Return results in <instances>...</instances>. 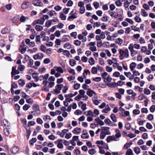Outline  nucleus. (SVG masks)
<instances>
[{
    "mask_svg": "<svg viewBox=\"0 0 155 155\" xmlns=\"http://www.w3.org/2000/svg\"><path fill=\"white\" fill-rule=\"evenodd\" d=\"M115 82L114 83H107V86L111 88H114L116 87H117L116 84L115 83Z\"/></svg>",
    "mask_w": 155,
    "mask_h": 155,
    "instance_id": "4be33fe9",
    "label": "nucleus"
},
{
    "mask_svg": "<svg viewBox=\"0 0 155 155\" xmlns=\"http://www.w3.org/2000/svg\"><path fill=\"white\" fill-rule=\"evenodd\" d=\"M93 117H95L99 114V111L97 109L94 110L93 112Z\"/></svg>",
    "mask_w": 155,
    "mask_h": 155,
    "instance_id": "c756f323",
    "label": "nucleus"
},
{
    "mask_svg": "<svg viewBox=\"0 0 155 155\" xmlns=\"http://www.w3.org/2000/svg\"><path fill=\"white\" fill-rule=\"evenodd\" d=\"M115 4L116 5L119 7H120L122 5V3L121 2V1L120 0H118L116 1L115 2Z\"/></svg>",
    "mask_w": 155,
    "mask_h": 155,
    "instance_id": "774afa93",
    "label": "nucleus"
},
{
    "mask_svg": "<svg viewBox=\"0 0 155 155\" xmlns=\"http://www.w3.org/2000/svg\"><path fill=\"white\" fill-rule=\"evenodd\" d=\"M44 54L41 53H39L34 55L33 58L35 60H40L43 58Z\"/></svg>",
    "mask_w": 155,
    "mask_h": 155,
    "instance_id": "0eeeda50",
    "label": "nucleus"
},
{
    "mask_svg": "<svg viewBox=\"0 0 155 155\" xmlns=\"http://www.w3.org/2000/svg\"><path fill=\"white\" fill-rule=\"evenodd\" d=\"M118 139H117L114 136H109L107 137V142H109L112 141H117L118 140Z\"/></svg>",
    "mask_w": 155,
    "mask_h": 155,
    "instance_id": "ddd939ff",
    "label": "nucleus"
},
{
    "mask_svg": "<svg viewBox=\"0 0 155 155\" xmlns=\"http://www.w3.org/2000/svg\"><path fill=\"white\" fill-rule=\"evenodd\" d=\"M18 82L19 84L22 86H23L25 84L24 81L21 79L18 80Z\"/></svg>",
    "mask_w": 155,
    "mask_h": 155,
    "instance_id": "49530a36",
    "label": "nucleus"
},
{
    "mask_svg": "<svg viewBox=\"0 0 155 155\" xmlns=\"http://www.w3.org/2000/svg\"><path fill=\"white\" fill-rule=\"evenodd\" d=\"M33 110L36 112L39 110V108L38 105L37 104H34L33 106Z\"/></svg>",
    "mask_w": 155,
    "mask_h": 155,
    "instance_id": "b1692460",
    "label": "nucleus"
},
{
    "mask_svg": "<svg viewBox=\"0 0 155 155\" xmlns=\"http://www.w3.org/2000/svg\"><path fill=\"white\" fill-rule=\"evenodd\" d=\"M62 89V92L64 93H66L67 90L68 89V87L67 86H66L64 87L63 86V87Z\"/></svg>",
    "mask_w": 155,
    "mask_h": 155,
    "instance_id": "680f3d73",
    "label": "nucleus"
},
{
    "mask_svg": "<svg viewBox=\"0 0 155 155\" xmlns=\"http://www.w3.org/2000/svg\"><path fill=\"white\" fill-rule=\"evenodd\" d=\"M4 125L5 127H9L10 125V123L6 119H4L3 121Z\"/></svg>",
    "mask_w": 155,
    "mask_h": 155,
    "instance_id": "c03bdc74",
    "label": "nucleus"
},
{
    "mask_svg": "<svg viewBox=\"0 0 155 155\" xmlns=\"http://www.w3.org/2000/svg\"><path fill=\"white\" fill-rule=\"evenodd\" d=\"M37 139L36 138H32L30 140L29 143L31 145H33V144L37 141Z\"/></svg>",
    "mask_w": 155,
    "mask_h": 155,
    "instance_id": "603ef678",
    "label": "nucleus"
},
{
    "mask_svg": "<svg viewBox=\"0 0 155 155\" xmlns=\"http://www.w3.org/2000/svg\"><path fill=\"white\" fill-rule=\"evenodd\" d=\"M82 133V134L81 137L82 139H87L89 138V135L87 130H83Z\"/></svg>",
    "mask_w": 155,
    "mask_h": 155,
    "instance_id": "1a4fd4ad",
    "label": "nucleus"
},
{
    "mask_svg": "<svg viewBox=\"0 0 155 155\" xmlns=\"http://www.w3.org/2000/svg\"><path fill=\"white\" fill-rule=\"evenodd\" d=\"M89 153L91 155L94 154L96 153V151L94 149H92L89 150L88 151Z\"/></svg>",
    "mask_w": 155,
    "mask_h": 155,
    "instance_id": "58836bf2",
    "label": "nucleus"
},
{
    "mask_svg": "<svg viewBox=\"0 0 155 155\" xmlns=\"http://www.w3.org/2000/svg\"><path fill=\"white\" fill-rule=\"evenodd\" d=\"M18 69L19 71H22L24 70L25 69V67L23 65H19L18 67Z\"/></svg>",
    "mask_w": 155,
    "mask_h": 155,
    "instance_id": "37998d69",
    "label": "nucleus"
},
{
    "mask_svg": "<svg viewBox=\"0 0 155 155\" xmlns=\"http://www.w3.org/2000/svg\"><path fill=\"white\" fill-rule=\"evenodd\" d=\"M35 28L38 31H42L43 29V27L41 25H37L35 26Z\"/></svg>",
    "mask_w": 155,
    "mask_h": 155,
    "instance_id": "a211bd4d",
    "label": "nucleus"
},
{
    "mask_svg": "<svg viewBox=\"0 0 155 155\" xmlns=\"http://www.w3.org/2000/svg\"><path fill=\"white\" fill-rule=\"evenodd\" d=\"M28 19V18L27 17L22 15L20 18V20L21 22H25Z\"/></svg>",
    "mask_w": 155,
    "mask_h": 155,
    "instance_id": "f704fd0d",
    "label": "nucleus"
},
{
    "mask_svg": "<svg viewBox=\"0 0 155 155\" xmlns=\"http://www.w3.org/2000/svg\"><path fill=\"white\" fill-rule=\"evenodd\" d=\"M62 139H59L54 142V143L57 145V147L59 149H63L64 148L63 141Z\"/></svg>",
    "mask_w": 155,
    "mask_h": 155,
    "instance_id": "7ed1b4c3",
    "label": "nucleus"
},
{
    "mask_svg": "<svg viewBox=\"0 0 155 155\" xmlns=\"http://www.w3.org/2000/svg\"><path fill=\"white\" fill-rule=\"evenodd\" d=\"M77 10L75 9L72 10L70 13L71 15L69 16L68 20H69L70 19L76 18H77Z\"/></svg>",
    "mask_w": 155,
    "mask_h": 155,
    "instance_id": "20e7f679",
    "label": "nucleus"
},
{
    "mask_svg": "<svg viewBox=\"0 0 155 155\" xmlns=\"http://www.w3.org/2000/svg\"><path fill=\"white\" fill-rule=\"evenodd\" d=\"M49 15L51 16H54L56 15V13L54 11L51 10L49 12Z\"/></svg>",
    "mask_w": 155,
    "mask_h": 155,
    "instance_id": "0e129e2a",
    "label": "nucleus"
},
{
    "mask_svg": "<svg viewBox=\"0 0 155 155\" xmlns=\"http://www.w3.org/2000/svg\"><path fill=\"white\" fill-rule=\"evenodd\" d=\"M19 18L17 17H15L13 18L12 20V22L14 23H17L19 21Z\"/></svg>",
    "mask_w": 155,
    "mask_h": 155,
    "instance_id": "de8ad7c7",
    "label": "nucleus"
},
{
    "mask_svg": "<svg viewBox=\"0 0 155 155\" xmlns=\"http://www.w3.org/2000/svg\"><path fill=\"white\" fill-rule=\"evenodd\" d=\"M132 144L131 142L129 143H127L124 145V148L127 149L130 147Z\"/></svg>",
    "mask_w": 155,
    "mask_h": 155,
    "instance_id": "473e14b6",
    "label": "nucleus"
},
{
    "mask_svg": "<svg viewBox=\"0 0 155 155\" xmlns=\"http://www.w3.org/2000/svg\"><path fill=\"white\" fill-rule=\"evenodd\" d=\"M89 62L91 65H93L94 64V58H91L89 60Z\"/></svg>",
    "mask_w": 155,
    "mask_h": 155,
    "instance_id": "09e8293b",
    "label": "nucleus"
},
{
    "mask_svg": "<svg viewBox=\"0 0 155 155\" xmlns=\"http://www.w3.org/2000/svg\"><path fill=\"white\" fill-rule=\"evenodd\" d=\"M31 3L28 1H25L21 5V8L23 9H26L30 5Z\"/></svg>",
    "mask_w": 155,
    "mask_h": 155,
    "instance_id": "6e6552de",
    "label": "nucleus"
},
{
    "mask_svg": "<svg viewBox=\"0 0 155 155\" xmlns=\"http://www.w3.org/2000/svg\"><path fill=\"white\" fill-rule=\"evenodd\" d=\"M30 107L29 105L25 104L23 107V108L24 110H27Z\"/></svg>",
    "mask_w": 155,
    "mask_h": 155,
    "instance_id": "69168bd1",
    "label": "nucleus"
},
{
    "mask_svg": "<svg viewBox=\"0 0 155 155\" xmlns=\"http://www.w3.org/2000/svg\"><path fill=\"white\" fill-rule=\"evenodd\" d=\"M101 100L97 99H94L93 100V102L96 105H98L101 102Z\"/></svg>",
    "mask_w": 155,
    "mask_h": 155,
    "instance_id": "864d4df0",
    "label": "nucleus"
},
{
    "mask_svg": "<svg viewBox=\"0 0 155 155\" xmlns=\"http://www.w3.org/2000/svg\"><path fill=\"white\" fill-rule=\"evenodd\" d=\"M141 15L144 17H147L148 15V13H147L143 9H142L141 10Z\"/></svg>",
    "mask_w": 155,
    "mask_h": 155,
    "instance_id": "2f4dec72",
    "label": "nucleus"
},
{
    "mask_svg": "<svg viewBox=\"0 0 155 155\" xmlns=\"http://www.w3.org/2000/svg\"><path fill=\"white\" fill-rule=\"evenodd\" d=\"M85 74H86V75H87V74H88L90 75L91 74L90 71L87 70H84L83 73V76L84 78L86 79V75H85Z\"/></svg>",
    "mask_w": 155,
    "mask_h": 155,
    "instance_id": "393cba45",
    "label": "nucleus"
},
{
    "mask_svg": "<svg viewBox=\"0 0 155 155\" xmlns=\"http://www.w3.org/2000/svg\"><path fill=\"white\" fill-rule=\"evenodd\" d=\"M44 21L41 18L37 20L34 21L32 23L33 25H35L36 24H39L42 25L44 23Z\"/></svg>",
    "mask_w": 155,
    "mask_h": 155,
    "instance_id": "9d476101",
    "label": "nucleus"
},
{
    "mask_svg": "<svg viewBox=\"0 0 155 155\" xmlns=\"http://www.w3.org/2000/svg\"><path fill=\"white\" fill-rule=\"evenodd\" d=\"M87 94L90 97H91L93 96L94 94H95V92L93 91L92 90H89L87 92Z\"/></svg>",
    "mask_w": 155,
    "mask_h": 155,
    "instance_id": "5701e85b",
    "label": "nucleus"
},
{
    "mask_svg": "<svg viewBox=\"0 0 155 155\" xmlns=\"http://www.w3.org/2000/svg\"><path fill=\"white\" fill-rule=\"evenodd\" d=\"M86 9L87 10H91L92 9V8L90 4H87L86 6Z\"/></svg>",
    "mask_w": 155,
    "mask_h": 155,
    "instance_id": "338daca9",
    "label": "nucleus"
},
{
    "mask_svg": "<svg viewBox=\"0 0 155 155\" xmlns=\"http://www.w3.org/2000/svg\"><path fill=\"white\" fill-rule=\"evenodd\" d=\"M40 49L44 52H45L46 50V47L43 45L40 46Z\"/></svg>",
    "mask_w": 155,
    "mask_h": 155,
    "instance_id": "a19ab883",
    "label": "nucleus"
},
{
    "mask_svg": "<svg viewBox=\"0 0 155 155\" xmlns=\"http://www.w3.org/2000/svg\"><path fill=\"white\" fill-rule=\"evenodd\" d=\"M102 78L104 79V81L105 82H107V73L104 72L102 75Z\"/></svg>",
    "mask_w": 155,
    "mask_h": 155,
    "instance_id": "4d7b16f0",
    "label": "nucleus"
},
{
    "mask_svg": "<svg viewBox=\"0 0 155 155\" xmlns=\"http://www.w3.org/2000/svg\"><path fill=\"white\" fill-rule=\"evenodd\" d=\"M86 116H90L91 117H93V112L91 110H89L87 111V114H86Z\"/></svg>",
    "mask_w": 155,
    "mask_h": 155,
    "instance_id": "ea45409f",
    "label": "nucleus"
},
{
    "mask_svg": "<svg viewBox=\"0 0 155 155\" xmlns=\"http://www.w3.org/2000/svg\"><path fill=\"white\" fill-rule=\"evenodd\" d=\"M30 59L29 56L27 55H25L23 61V63L24 64H25L27 61H29Z\"/></svg>",
    "mask_w": 155,
    "mask_h": 155,
    "instance_id": "7c9ffc66",
    "label": "nucleus"
},
{
    "mask_svg": "<svg viewBox=\"0 0 155 155\" xmlns=\"http://www.w3.org/2000/svg\"><path fill=\"white\" fill-rule=\"evenodd\" d=\"M129 112L128 111H124V114H122L120 115L121 117H126L128 116L129 115Z\"/></svg>",
    "mask_w": 155,
    "mask_h": 155,
    "instance_id": "e433bc0d",
    "label": "nucleus"
},
{
    "mask_svg": "<svg viewBox=\"0 0 155 155\" xmlns=\"http://www.w3.org/2000/svg\"><path fill=\"white\" fill-rule=\"evenodd\" d=\"M18 70V69H16V67H13L11 72L12 76L13 75H15L16 74H19V72Z\"/></svg>",
    "mask_w": 155,
    "mask_h": 155,
    "instance_id": "f8f14e48",
    "label": "nucleus"
},
{
    "mask_svg": "<svg viewBox=\"0 0 155 155\" xmlns=\"http://www.w3.org/2000/svg\"><path fill=\"white\" fill-rule=\"evenodd\" d=\"M43 119L45 121H46L48 120H51V119L50 116L46 115L44 116Z\"/></svg>",
    "mask_w": 155,
    "mask_h": 155,
    "instance_id": "a18cd8bd",
    "label": "nucleus"
},
{
    "mask_svg": "<svg viewBox=\"0 0 155 155\" xmlns=\"http://www.w3.org/2000/svg\"><path fill=\"white\" fill-rule=\"evenodd\" d=\"M107 134V127H101V133L100 135V138L103 139L105 137Z\"/></svg>",
    "mask_w": 155,
    "mask_h": 155,
    "instance_id": "39448f33",
    "label": "nucleus"
},
{
    "mask_svg": "<svg viewBox=\"0 0 155 155\" xmlns=\"http://www.w3.org/2000/svg\"><path fill=\"white\" fill-rule=\"evenodd\" d=\"M134 48L133 47V44H130L129 45L128 48L130 50V51L131 53L134 52V51H135L134 50Z\"/></svg>",
    "mask_w": 155,
    "mask_h": 155,
    "instance_id": "72a5a7b5",
    "label": "nucleus"
},
{
    "mask_svg": "<svg viewBox=\"0 0 155 155\" xmlns=\"http://www.w3.org/2000/svg\"><path fill=\"white\" fill-rule=\"evenodd\" d=\"M56 70L58 72H60V73H63V70L62 69L61 67H58L55 66L54 67Z\"/></svg>",
    "mask_w": 155,
    "mask_h": 155,
    "instance_id": "412c9836",
    "label": "nucleus"
},
{
    "mask_svg": "<svg viewBox=\"0 0 155 155\" xmlns=\"http://www.w3.org/2000/svg\"><path fill=\"white\" fill-rule=\"evenodd\" d=\"M132 150L130 149H129L126 153V155H133Z\"/></svg>",
    "mask_w": 155,
    "mask_h": 155,
    "instance_id": "bb28decb",
    "label": "nucleus"
},
{
    "mask_svg": "<svg viewBox=\"0 0 155 155\" xmlns=\"http://www.w3.org/2000/svg\"><path fill=\"white\" fill-rule=\"evenodd\" d=\"M63 87V84H58L55 86V89L52 92L53 94H54L57 95L61 93V91Z\"/></svg>",
    "mask_w": 155,
    "mask_h": 155,
    "instance_id": "f03ea898",
    "label": "nucleus"
},
{
    "mask_svg": "<svg viewBox=\"0 0 155 155\" xmlns=\"http://www.w3.org/2000/svg\"><path fill=\"white\" fill-rule=\"evenodd\" d=\"M136 64L135 62H132L130 64V68L131 71L134 70V68L136 67Z\"/></svg>",
    "mask_w": 155,
    "mask_h": 155,
    "instance_id": "aec40b11",
    "label": "nucleus"
},
{
    "mask_svg": "<svg viewBox=\"0 0 155 155\" xmlns=\"http://www.w3.org/2000/svg\"><path fill=\"white\" fill-rule=\"evenodd\" d=\"M38 74L37 73H34L32 74V78L36 82H38L39 80Z\"/></svg>",
    "mask_w": 155,
    "mask_h": 155,
    "instance_id": "dca6fc26",
    "label": "nucleus"
},
{
    "mask_svg": "<svg viewBox=\"0 0 155 155\" xmlns=\"http://www.w3.org/2000/svg\"><path fill=\"white\" fill-rule=\"evenodd\" d=\"M19 150V148L17 146H15L11 148V151L12 153L16 154Z\"/></svg>",
    "mask_w": 155,
    "mask_h": 155,
    "instance_id": "9b49d317",
    "label": "nucleus"
},
{
    "mask_svg": "<svg viewBox=\"0 0 155 155\" xmlns=\"http://www.w3.org/2000/svg\"><path fill=\"white\" fill-rule=\"evenodd\" d=\"M64 47L68 49H70L71 48V46L69 43H66L64 45Z\"/></svg>",
    "mask_w": 155,
    "mask_h": 155,
    "instance_id": "052dcab7",
    "label": "nucleus"
},
{
    "mask_svg": "<svg viewBox=\"0 0 155 155\" xmlns=\"http://www.w3.org/2000/svg\"><path fill=\"white\" fill-rule=\"evenodd\" d=\"M72 136V134L71 133H66L65 137L66 139H68L70 138Z\"/></svg>",
    "mask_w": 155,
    "mask_h": 155,
    "instance_id": "13d9d810",
    "label": "nucleus"
},
{
    "mask_svg": "<svg viewBox=\"0 0 155 155\" xmlns=\"http://www.w3.org/2000/svg\"><path fill=\"white\" fill-rule=\"evenodd\" d=\"M91 72L93 74H96L97 72V69L95 67H93L91 69Z\"/></svg>",
    "mask_w": 155,
    "mask_h": 155,
    "instance_id": "3c124183",
    "label": "nucleus"
},
{
    "mask_svg": "<svg viewBox=\"0 0 155 155\" xmlns=\"http://www.w3.org/2000/svg\"><path fill=\"white\" fill-rule=\"evenodd\" d=\"M41 90L45 92H48L49 91V87L43 86Z\"/></svg>",
    "mask_w": 155,
    "mask_h": 155,
    "instance_id": "79ce46f5",
    "label": "nucleus"
},
{
    "mask_svg": "<svg viewBox=\"0 0 155 155\" xmlns=\"http://www.w3.org/2000/svg\"><path fill=\"white\" fill-rule=\"evenodd\" d=\"M10 28L9 27H5L2 30L1 33L3 34H4L10 31Z\"/></svg>",
    "mask_w": 155,
    "mask_h": 155,
    "instance_id": "4468645a",
    "label": "nucleus"
},
{
    "mask_svg": "<svg viewBox=\"0 0 155 155\" xmlns=\"http://www.w3.org/2000/svg\"><path fill=\"white\" fill-rule=\"evenodd\" d=\"M110 118L114 122H116L117 121V119L115 114H111L110 116Z\"/></svg>",
    "mask_w": 155,
    "mask_h": 155,
    "instance_id": "c9c22d12",
    "label": "nucleus"
},
{
    "mask_svg": "<svg viewBox=\"0 0 155 155\" xmlns=\"http://www.w3.org/2000/svg\"><path fill=\"white\" fill-rule=\"evenodd\" d=\"M32 3L34 6L37 7H42L43 6L42 3L40 0H33Z\"/></svg>",
    "mask_w": 155,
    "mask_h": 155,
    "instance_id": "423d86ee",
    "label": "nucleus"
},
{
    "mask_svg": "<svg viewBox=\"0 0 155 155\" xmlns=\"http://www.w3.org/2000/svg\"><path fill=\"white\" fill-rule=\"evenodd\" d=\"M115 132L116 133V134H115L114 136L115 137L116 139H117V138L121 136V134L120 130L118 129L115 130Z\"/></svg>",
    "mask_w": 155,
    "mask_h": 155,
    "instance_id": "6ab92c4d",
    "label": "nucleus"
},
{
    "mask_svg": "<svg viewBox=\"0 0 155 155\" xmlns=\"http://www.w3.org/2000/svg\"><path fill=\"white\" fill-rule=\"evenodd\" d=\"M45 52L48 55H50L52 53L51 49L49 48L46 49Z\"/></svg>",
    "mask_w": 155,
    "mask_h": 155,
    "instance_id": "5fc2aeb1",
    "label": "nucleus"
},
{
    "mask_svg": "<svg viewBox=\"0 0 155 155\" xmlns=\"http://www.w3.org/2000/svg\"><path fill=\"white\" fill-rule=\"evenodd\" d=\"M85 9L84 7L80 8L79 13L81 14H83L84 13Z\"/></svg>",
    "mask_w": 155,
    "mask_h": 155,
    "instance_id": "8fccbe9b",
    "label": "nucleus"
},
{
    "mask_svg": "<svg viewBox=\"0 0 155 155\" xmlns=\"http://www.w3.org/2000/svg\"><path fill=\"white\" fill-rule=\"evenodd\" d=\"M134 151L137 154H138L140 153V149L138 147H136L134 148Z\"/></svg>",
    "mask_w": 155,
    "mask_h": 155,
    "instance_id": "cd10ccee",
    "label": "nucleus"
},
{
    "mask_svg": "<svg viewBox=\"0 0 155 155\" xmlns=\"http://www.w3.org/2000/svg\"><path fill=\"white\" fill-rule=\"evenodd\" d=\"M69 63L71 66H74L76 64V61L74 59H71L69 61Z\"/></svg>",
    "mask_w": 155,
    "mask_h": 155,
    "instance_id": "c85d7f7f",
    "label": "nucleus"
},
{
    "mask_svg": "<svg viewBox=\"0 0 155 155\" xmlns=\"http://www.w3.org/2000/svg\"><path fill=\"white\" fill-rule=\"evenodd\" d=\"M81 129L80 128L77 127L75 128L72 132L75 134H79L81 133Z\"/></svg>",
    "mask_w": 155,
    "mask_h": 155,
    "instance_id": "2eb2a0df",
    "label": "nucleus"
},
{
    "mask_svg": "<svg viewBox=\"0 0 155 155\" xmlns=\"http://www.w3.org/2000/svg\"><path fill=\"white\" fill-rule=\"evenodd\" d=\"M144 94L147 95L150 94L151 92L147 88L144 89Z\"/></svg>",
    "mask_w": 155,
    "mask_h": 155,
    "instance_id": "6e6d98bb",
    "label": "nucleus"
},
{
    "mask_svg": "<svg viewBox=\"0 0 155 155\" xmlns=\"http://www.w3.org/2000/svg\"><path fill=\"white\" fill-rule=\"evenodd\" d=\"M119 53L120 54L119 58L121 60L124 59V57L127 58L129 55V51L127 49L124 50L122 49L120 50Z\"/></svg>",
    "mask_w": 155,
    "mask_h": 155,
    "instance_id": "f257e3e1",
    "label": "nucleus"
},
{
    "mask_svg": "<svg viewBox=\"0 0 155 155\" xmlns=\"http://www.w3.org/2000/svg\"><path fill=\"white\" fill-rule=\"evenodd\" d=\"M70 37L69 35L64 36L62 38V42H66L68 41L70 39Z\"/></svg>",
    "mask_w": 155,
    "mask_h": 155,
    "instance_id": "f3484780",
    "label": "nucleus"
},
{
    "mask_svg": "<svg viewBox=\"0 0 155 155\" xmlns=\"http://www.w3.org/2000/svg\"><path fill=\"white\" fill-rule=\"evenodd\" d=\"M68 130L65 129L62 130L61 132L60 137H63L64 136L65 134L67 132H68Z\"/></svg>",
    "mask_w": 155,
    "mask_h": 155,
    "instance_id": "a878e982",
    "label": "nucleus"
},
{
    "mask_svg": "<svg viewBox=\"0 0 155 155\" xmlns=\"http://www.w3.org/2000/svg\"><path fill=\"white\" fill-rule=\"evenodd\" d=\"M123 42V40L120 38H117L116 40V43L119 45H121Z\"/></svg>",
    "mask_w": 155,
    "mask_h": 155,
    "instance_id": "4c0bfd02",
    "label": "nucleus"
},
{
    "mask_svg": "<svg viewBox=\"0 0 155 155\" xmlns=\"http://www.w3.org/2000/svg\"><path fill=\"white\" fill-rule=\"evenodd\" d=\"M146 127L149 129H151L153 128L152 125L149 123H147L146 124Z\"/></svg>",
    "mask_w": 155,
    "mask_h": 155,
    "instance_id": "bf43d9fd",
    "label": "nucleus"
},
{
    "mask_svg": "<svg viewBox=\"0 0 155 155\" xmlns=\"http://www.w3.org/2000/svg\"><path fill=\"white\" fill-rule=\"evenodd\" d=\"M4 132L5 135L6 136H8L10 134L9 130L7 128L4 129Z\"/></svg>",
    "mask_w": 155,
    "mask_h": 155,
    "instance_id": "e2e57ef3",
    "label": "nucleus"
}]
</instances>
